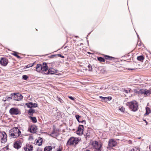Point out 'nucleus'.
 I'll return each mask as SVG.
<instances>
[{
	"instance_id": "nucleus-1",
	"label": "nucleus",
	"mask_w": 151,
	"mask_h": 151,
	"mask_svg": "<svg viewBox=\"0 0 151 151\" xmlns=\"http://www.w3.org/2000/svg\"><path fill=\"white\" fill-rule=\"evenodd\" d=\"M9 135L13 138H17L19 137L21 132L17 127H15L11 129L9 131Z\"/></svg>"
},
{
	"instance_id": "nucleus-2",
	"label": "nucleus",
	"mask_w": 151,
	"mask_h": 151,
	"mask_svg": "<svg viewBox=\"0 0 151 151\" xmlns=\"http://www.w3.org/2000/svg\"><path fill=\"white\" fill-rule=\"evenodd\" d=\"M126 105L128 106L129 109L133 111H137L138 108V105L137 102L135 101L128 102Z\"/></svg>"
},
{
	"instance_id": "nucleus-3",
	"label": "nucleus",
	"mask_w": 151,
	"mask_h": 151,
	"mask_svg": "<svg viewBox=\"0 0 151 151\" xmlns=\"http://www.w3.org/2000/svg\"><path fill=\"white\" fill-rule=\"evenodd\" d=\"M79 141L80 139L79 138L71 137L68 141L66 145L69 146L76 145L78 144Z\"/></svg>"
},
{
	"instance_id": "nucleus-4",
	"label": "nucleus",
	"mask_w": 151,
	"mask_h": 151,
	"mask_svg": "<svg viewBox=\"0 0 151 151\" xmlns=\"http://www.w3.org/2000/svg\"><path fill=\"white\" fill-rule=\"evenodd\" d=\"M92 145L95 149L98 151H101V148L102 146V144L101 143H99L98 142L95 141L92 142Z\"/></svg>"
},
{
	"instance_id": "nucleus-5",
	"label": "nucleus",
	"mask_w": 151,
	"mask_h": 151,
	"mask_svg": "<svg viewBox=\"0 0 151 151\" xmlns=\"http://www.w3.org/2000/svg\"><path fill=\"white\" fill-rule=\"evenodd\" d=\"M9 112L12 115H18L20 114L21 112L17 108H12L9 110Z\"/></svg>"
},
{
	"instance_id": "nucleus-6",
	"label": "nucleus",
	"mask_w": 151,
	"mask_h": 151,
	"mask_svg": "<svg viewBox=\"0 0 151 151\" xmlns=\"http://www.w3.org/2000/svg\"><path fill=\"white\" fill-rule=\"evenodd\" d=\"M117 145V142L114 139H109L108 142V148H112L115 146Z\"/></svg>"
},
{
	"instance_id": "nucleus-7",
	"label": "nucleus",
	"mask_w": 151,
	"mask_h": 151,
	"mask_svg": "<svg viewBox=\"0 0 151 151\" xmlns=\"http://www.w3.org/2000/svg\"><path fill=\"white\" fill-rule=\"evenodd\" d=\"M1 134L2 136V137H1V142L2 143H4L7 140V135L4 132H3Z\"/></svg>"
},
{
	"instance_id": "nucleus-8",
	"label": "nucleus",
	"mask_w": 151,
	"mask_h": 151,
	"mask_svg": "<svg viewBox=\"0 0 151 151\" xmlns=\"http://www.w3.org/2000/svg\"><path fill=\"white\" fill-rule=\"evenodd\" d=\"M8 63V60L5 58H1L0 60V64L3 66H6Z\"/></svg>"
},
{
	"instance_id": "nucleus-9",
	"label": "nucleus",
	"mask_w": 151,
	"mask_h": 151,
	"mask_svg": "<svg viewBox=\"0 0 151 151\" xmlns=\"http://www.w3.org/2000/svg\"><path fill=\"white\" fill-rule=\"evenodd\" d=\"M23 96L21 94L18 93L14 94V100L17 101H20L22 99Z\"/></svg>"
},
{
	"instance_id": "nucleus-10",
	"label": "nucleus",
	"mask_w": 151,
	"mask_h": 151,
	"mask_svg": "<svg viewBox=\"0 0 151 151\" xmlns=\"http://www.w3.org/2000/svg\"><path fill=\"white\" fill-rule=\"evenodd\" d=\"M83 125H79L77 131V134L80 135L82 134L83 133Z\"/></svg>"
},
{
	"instance_id": "nucleus-11",
	"label": "nucleus",
	"mask_w": 151,
	"mask_h": 151,
	"mask_svg": "<svg viewBox=\"0 0 151 151\" xmlns=\"http://www.w3.org/2000/svg\"><path fill=\"white\" fill-rule=\"evenodd\" d=\"M25 105L27 107L29 108L37 107V104L35 103H33L32 102L27 103Z\"/></svg>"
},
{
	"instance_id": "nucleus-12",
	"label": "nucleus",
	"mask_w": 151,
	"mask_h": 151,
	"mask_svg": "<svg viewBox=\"0 0 151 151\" xmlns=\"http://www.w3.org/2000/svg\"><path fill=\"white\" fill-rule=\"evenodd\" d=\"M99 97L102 100V101L104 102H106L107 101H109L112 99V97L110 96H108L107 97H103L102 96H100Z\"/></svg>"
},
{
	"instance_id": "nucleus-13",
	"label": "nucleus",
	"mask_w": 151,
	"mask_h": 151,
	"mask_svg": "<svg viewBox=\"0 0 151 151\" xmlns=\"http://www.w3.org/2000/svg\"><path fill=\"white\" fill-rule=\"evenodd\" d=\"M21 143L19 141H17L14 144V147L15 148L18 149L21 147Z\"/></svg>"
},
{
	"instance_id": "nucleus-14",
	"label": "nucleus",
	"mask_w": 151,
	"mask_h": 151,
	"mask_svg": "<svg viewBox=\"0 0 151 151\" xmlns=\"http://www.w3.org/2000/svg\"><path fill=\"white\" fill-rule=\"evenodd\" d=\"M33 146L28 145H27L26 147L24 148L26 151H32L33 149Z\"/></svg>"
},
{
	"instance_id": "nucleus-15",
	"label": "nucleus",
	"mask_w": 151,
	"mask_h": 151,
	"mask_svg": "<svg viewBox=\"0 0 151 151\" xmlns=\"http://www.w3.org/2000/svg\"><path fill=\"white\" fill-rule=\"evenodd\" d=\"M56 72V70L53 68H51L49 69L47 73H45L47 75L49 74H52L55 73Z\"/></svg>"
},
{
	"instance_id": "nucleus-16",
	"label": "nucleus",
	"mask_w": 151,
	"mask_h": 151,
	"mask_svg": "<svg viewBox=\"0 0 151 151\" xmlns=\"http://www.w3.org/2000/svg\"><path fill=\"white\" fill-rule=\"evenodd\" d=\"M142 94H144L145 96H149L150 94V90H142Z\"/></svg>"
},
{
	"instance_id": "nucleus-17",
	"label": "nucleus",
	"mask_w": 151,
	"mask_h": 151,
	"mask_svg": "<svg viewBox=\"0 0 151 151\" xmlns=\"http://www.w3.org/2000/svg\"><path fill=\"white\" fill-rule=\"evenodd\" d=\"M48 66L45 63V65L43 64V65L42 66V72L45 73V72L48 69Z\"/></svg>"
},
{
	"instance_id": "nucleus-18",
	"label": "nucleus",
	"mask_w": 151,
	"mask_h": 151,
	"mask_svg": "<svg viewBox=\"0 0 151 151\" xmlns=\"http://www.w3.org/2000/svg\"><path fill=\"white\" fill-rule=\"evenodd\" d=\"M30 130L31 132L35 133L37 130V128L35 126H32L31 127Z\"/></svg>"
},
{
	"instance_id": "nucleus-19",
	"label": "nucleus",
	"mask_w": 151,
	"mask_h": 151,
	"mask_svg": "<svg viewBox=\"0 0 151 151\" xmlns=\"http://www.w3.org/2000/svg\"><path fill=\"white\" fill-rule=\"evenodd\" d=\"M42 65L40 64H38L37 65L36 68V70L38 72L42 71Z\"/></svg>"
},
{
	"instance_id": "nucleus-20",
	"label": "nucleus",
	"mask_w": 151,
	"mask_h": 151,
	"mask_svg": "<svg viewBox=\"0 0 151 151\" xmlns=\"http://www.w3.org/2000/svg\"><path fill=\"white\" fill-rule=\"evenodd\" d=\"M36 111L32 108H30V109L28 111V113L30 115L32 116L34 113H35Z\"/></svg>"
},
{
	"instance_id": "nucleus-21",
	"label": "nucleus",
	"mask_w": 151,
	"mask_h": 151,
	"mask_svg": "<svg viewBox=\"0 0 151 151\" xmlns=\"http://www.w3.org/2000/svg\"><path fill=\"white\" fill-rule=\"evenodd\" d=\"M42 138L39 137V139L37 141L36 143L38 145H41L42 144Z\"/></svg>"
},
{
	"instance_id": "nucleus-22",
	"label": "nucleus",
	"mask_w": 151,
	"mask_h": 151,
	"mask_svg": "<svg viewBox=\"0 0 151 151\" xmlns=\"http://www.w3.org/2000/svg\"><path fill=\"white\" fill-rule=\"evenodd\" d=\"M52 149V147L51 146L46 147L44 149V151H51Z\"/></svg>"
},
{
	"instance_id": "nucleus-23",
	"label": "nucleus",
	"mask_w": 151,
	"mask_h": 151,
	"mask_svg": "<svg viewBox=\"0 0 151 151\" xmlns=\"http://www.w3.org/2000/svg\"><path fill=\"white\" fill-rule=\"evenodd\" d=\"M134 92L139 94H142V89L138 88L134 90Z\"/></svg>"
},
{
	"instance_id": "nucleus-24",
	"label": "nucleus",
	"mask_w": 151,
	"mask_h": 151,
	"mask_svg": "<svg viewBox=\"0 0 151 151\" xmlns=\"http://www.w3.org/2000/svg\"><path fill=\"white\" fill-rule=\"evenodd\" d=\"M146 113L144 114L145 115H147L149 114L151 112V110L148 107H147L146 108Z\"/></svg>"
},
{
	"instance_id": "nucleus-25",
	"label": "nucleus",
	"mask_w": 151,
	"mask_h": 151,
	"mask_svg": "<svg viewBox=\"0 0 151 151\" xmlns=\"http://www.w3.org/2000/svg\"><path fill=\"white\" fill-rule=\"evenodd\" d=\"M29 118L31 119L32 121L34 123H36L37 122L36 118L35 117L30 116Z\"/></svg>"
},
{
	"instance_id": "nucleus-26",
	"label": "nucleus",
	"mask_w": 151,
	"mask_h": 151,
	"mask_svg": "<svg viewBox=\"0 0 151 151\" xmlns=\"http://www.w3.org/2000/svg\"><path fill=\"white\" fill-rule=\"evenodd\" d=\"M56 99L60 103H63V101L58 96L56 97Z\"/></svg>"
},
{
	"instance_id": "nucleus-27",
	"label": "nucleus",
	"mask_w": 151,
	"mask_h": 151,
	"mask_svg": "<svg viewBox=\"0 0 151 151\" xmlns=\"http://www.w3.org/2000/svg\"><path fill=\"white\" fill-rule=\"evenodd\" d=\"M98 59L99 61H100V62H105L104 59V58H103L101 57H98Z\"/></svg>"
},
{
	"instance_id": "nucleus-28",
	"label": "nucleus",
	"mask_w": 151,
	"mask_h": 151,
	"mask_svg": "<svg viewBox=\"0 0 151 151\" xmlns=\"http://www.w3.org/2000/svg\"><path fill=\"white\" fill-rule=\"evenodd\" d=\"M13 95L12 94H11V97H6V99L7 101H9L12 99V96H13Z\"/></svg>"
},
{
	"instance_id": "nucleus-29",
	"label": "nucleus",
	"mask_w": 151,
	"mask_h": 151,
	"mask_svg": "<svg viewBox=\"0 0 151 151\" xmlns=\"http://www.w3.org/2000/svg\"><path fill=\"white\" fill-rule=\"evenodd\" d=\"M131 91V90L130 89H129V90H127L124 89V90L123 91V92L126 93H130Z\"/></svg>"
},
{
	"instance_id": "nucleus-30",
	"label": "nucleus",
	"mask_w": 151,
	"mask_h": 151,
	"mask_svg": "<svg viewBox=\"0 0 151 151\" xmlns=\"http://www.w3.org/2000/svg\"><path fill=\"white\" fill-rule=\"evenodd\" d=\"M76 118V119L77 120V121L79 122H80V121L79 120V118L81 117V116H80L78 115H75Z\"/></svg>"
},
{
	"instance_id": "nucleus-31",
	"label": "nucleus",
	"mask_w": 151,
	"mask_h": 151,
	"mask_svg": "<svg viewBox=\"0 0 151 151\" xmlns=\"http://www.w3.org/2000/svg\"><path fill=\"white\" fill-rule=\"evenodd\" d=\"M13 55L17 57L18 58H20V57L17 55V52H14L13 53Z\"/></svg>"
},
{
	"instance_id": "nucleus-32",
	"label": "nucleus",
	"mask_w": 151,
	"mask_h": 151,
	"mask_svg": "<svg viewBox=\"0 0 151 151\" xmlns=\"http://www.w3.org/2000/svg\"><path fill=\"white\" fill-rule=\"evenodd\" d=\"M22 78L24 80H26L28 78V77L26 75H24L22 76Z\"/></svg>"
},
{
	"instance_id": "nucleus-33",
	"label": "nucleus",
	"mask_w": 151,
	"mask_h": 151,
	"mask_svg": "<svg viewBox=\"0 0 151 151\" xmlns=\"http://www.w3.org/2000/svg\"><path fill=\"white\" fill-rule=\"evenodd\" d=\"M148 146L146 144H145L144 145V149H145V150H146L148 149Z\"/></svg>"
},
{
	"instance_id": "nucleus-34",
	"label": "nucleus",
	"mask_w": 151,
	"mask_h": 151,
	"mask_svg": "<svg viewBox=\"0 0 151 151\" xmlns=\"http://www.w3.org/2000/svg\"><path fill=\"white\" fill-rule=\"evenodd\" d=\"M88 67L89 68V71H91L92 69L91 65L89 64L88 66Z\"/></svg>"
},
{
	"instance_id": "nucleus-35",
	"label": "nucleus",
	"mask_w": 151,
	"mask_h": 151,
	"mask_svg": "<svg viewBox=\"0 0 151 151\" xmlns=\"http://www.w3.org/2000/svg\"><path fill=\"white\" fill-rule=\"evenodd\" d=\"M137 58L138 60L141 61L142 60V55L137 57Z\"/></svg>"
},
{
	"instance_id": "nucleus-36",
	"label": "nucleus",
	"mask_w": 151,
	"mask_h": 151,
	"mask_svg": "<svg viewBox=\"0 0 151 151\" xmlns=\"http://www.w3.org/2000/svg\"><path fill=\"white\" fill-rule=\"evenodd\" d=\"M135 150H136V151H140L139 148L138 149L136 147H135L133 149V151H135Z\"/></svg>"
},
{
	"instance_id": "nucleus-37",
	"label": "nucleus",
	"mask_w": 151,
	"mask_h": 151,
	"mask_svg": "<svg viewBox=\"0 0 151 151\" xmlns=\"http://www.w3.org/2000/svg\"><path fill=\"white\" fill-rule=\"evenodd\" d=\"M106 59H109V58H112V57H110V56H108V55H106Z\"/></svg>"
},
{
	"instance_id": "nucleus-38",
	"label": "nucleus",
	"mask_w": 151,
	"mask_h": 151,
	"mask_svg": "<svg viewBox=\"0 0 151 151\" xmlns=\"http://www.w3.org/2000/svg\"><path fill=\"white\" fill-rule=\"evenodd\" d=\"M33 65H31V64H29L27 66V68H29L30 67H31L33 66Z\"/></svg>"
},
{
	"instance_id": "nucleus-39",
	"label": "nucleus",
	"mask_w": 151,
	"mask_h": 151,
	"mask_svg": "<svg viewBox=\"0 0 151 151\" xmlns=\"http://www.w3.org/2000/svg\"><path fill=\"white\" fill-rule=\"evenodd\" d=\"M120 110L122 112L124 111V109L123 107H121L120 109Z\"/></svg>"
},
{
	"instance_id": "nucleus-40",
	"label": "nucleus",
	"mask_w": 151,
	"mask_h": 151,
	"mask_svg": "<svg viewBox=\"0 0 151 151\" xmlns=\"http://www.w3.org/2000/svg\"><path fill=\"white\" fill-rule=\"evenodd\" d=\"M68 97L69 98H70V99H71L72 100H74V98L72 96H68Z\"/></svg>"
},
{
	"instance_id": "nucleus-41",
	"label": "nucleus",
	"mask_w": 151,
	"mask_h": 151,
	"mask_svg": "<svg viewBox=\"0 0 151 151\" xmlns=\"http://www.w3.org/2000/svg\"><path fill=\"white\" fill-rule=\"evenodd\" d=\"M80 122H81L82 123H84L85 124H86V121L85 120H83L82 121H80Z\"/></svg>"
},
{
	"instance_id": "nucleus-42",
	"label": "nucleus",
	"mask_w": 151,
	"mask_h": 151,
	"mask_svg": "<svg viewBox=\"0 0 151 151\" xmlns=\"http://www.w3.org/2000/svg\"><path fill=\"white\" fill-rule=\"evenodd\" d=\"M149 149L150 151H151V144L149 145Z\"/></svg>"
},
{
	"instance_id": "nucleus-43",
	"label": "nucleus",
	"mask_w": 151,
	"mask_h": 151,
	"mask_svg": "<svg viewBox=\"0 0 151 151\" xmlns=\"http://www.w3.org/2000/svg\"><path fill=\"white\" fill-rule=\"evenodd\" d=\"M143 120L146 123V125H147V122L146 120L145 119H144Z\"/></svg>"
},
{
	"instance_id": "nucleus-44",
	"label": "nucleus",
	"mask_w": 151,
	"mask_h": 151,
	"mask_svg": "<svg viewBox=\"0 0 151 151\" xmlns=\"http://www.w3.org/2000/svg\"><path fill=\"white\" fill-rule=\"evenodd\" d=\"M128 69L129 70H134V69H131V68H128Z\"/></svg>"
},
{
	"instance_id": "nucleus-45",
	"label": "nucleus",
	"mask_w": 151,
	"mask_h": 151,
	"mask_svg": "<svg viewBox=\"0 0 151 151\" xmlns=\"http://www.w3.org/2000/svg\"><path fill=\"white\" fill-rule=\"evenodd\" d=\"M144 57L143 56H142V60H143L144 59Z\"/></svg>"
},
{
	"instance_id": "nucleus-46",
	"label": "nucleus",
	"mask_w": 151,
	"mask_h": 151,
	"mask_svg": "<svg viewBox=\"0 0 151 151\" xmlns=\"http://www.w3.org/2000/svg\"><path fill=\"white\" fill-rule=\"evenodd\" d=\"M37 151H42L40 150H38Z\"/></svg>"
},
{
	"instance_id": "nucleus-47",
	"label": "nucleus",
	"mask_w": 151,
	"mask_h": 151,
	"mask_svg": "<svg viewBox=\"0 0 151 151\" xmlns=\"http://www.w3.org/2000/svg\"><path fill=\"white\" fill-rule=\"evenodd\" d=\"M150 94H151V89H150Z\"/></svg>"
},
{
	"instance_id": "nucleus-48",
	"label": "nucleus",
	"mask_w": 151,
	"mask_h": 151,
	"mask_svg": "<svg viewBox=\"0 0 151 151\" xmlns=\"http://www.w3.org/2000/svg\"><path fill=\"white\" fill-rule=\"evenodd\" d=\"M57 151H61V150L60 149H59Z\"/></svg>"
},
{
	"instance_id": "nucleus-49",
	"label": "nucleus",
	"mask_w": 151,
	"mask_h": 151,
	"mask_svg": "<svg viewBox=\"0 0 151 151\" xmlns=\"http://www.w3.org/2000/svg\"><path fill=\"white\" fill-rule=\"evenodd\" d=\"M60 55V56H61L62 58H64V57L63 56H61V55Z\"/></svg>"
},
{
	"instance_id": "nucleus-50",
	"label": "nucleus",
	"mask_w": 151,
	"mask_h": 151,
	"mask_svg": "<svg viewBox=\"0 0 151 151\" xmlns=\"http://www.w3.org/2000/svg\"><path fill=\"white\" fill-rule=\"evenodd\" d=\"M1 111H0V116H1Z\"/></svg>"
},
{
	"instance_id": "nucleus-51",
	"label": "nucleus",
	"mask_w": 151,
	"mask_h": 151,
	"mask_svg": "<svg viewBox=\"0 0 151 151\" xmlns=\"http://www.w3.org/2000/svg\"><path fill=\"white\" fill-rule=\"evenodd\" d=\"M140 138H141V137H138V139H140Z\"/></svg>"
},
{
	"instance_id": "nucleus-52",
	"label": "nucleus",
	"mask_w": 151,
	"mask_h": 151,
	"mask_svg": "<svg viewBox=\"0 0 151 151\" xmlns=\"http://www.w3.org/2000/svg\"><path fill=\"white\" fill-rule=\"evenodd\" d=\"M52 147H53L54 148H55V147H54V146H52Z\"/></svg>"
},
{
	"instance_id": "nucleus-53",
	"label": "nucleus",
	"mask_w": 151,
	"mask_h": 151,
	"mask_svg": "<svg viewBox=\"0 0 151 151\" xmlns=\"http://www.w3.org/2000/svg\"><path fill=\"white\" fill-rule=\"evenodd\" d=\"M141 45V44H140V43H139V45Z\"/></svg>"
}]
</instances>
